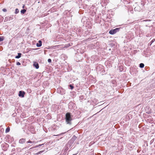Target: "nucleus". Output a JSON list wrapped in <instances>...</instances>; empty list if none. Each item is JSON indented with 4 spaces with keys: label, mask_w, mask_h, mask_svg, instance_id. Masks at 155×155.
I'll return each mask as SVG.
<instances>
[{
    "label": "nucleus",
    "mask_w": 155,
    "mask_h": 155,
    "mask_svg": "<svg viewBox=\"0 0 155 155\" xmlns=\"http://www.w3.org/2000/svg\"><path fill=\"white\" fill-rule=\"evenodd\" d=\"M144 64L143 63H141L140 64V68H143L144 67Z\"/></svg>",
    "instance_id": "obj_12"
},
{
    "label": "nucleus",
    "mask_w": 155,
    "mask_h": 155,
    "mask_svg": "<svg viewBox=\"0 0 155 155\" xmlns=\"http://www.w3.org/2000/svg\"><path fill=\"white\" fill-rule=\"evenodd\" d=\"M26 139L25 138H21L19 140V143L21 144H23L25 142Z\"/></svg>",
    "instance_id": "obj_4"
},
{
    "label": "nucleus",
    "mask_w": 155,
    "mask_h": 155,
    "mask_svg": "<svg viewBox=\"0 0 155 155\" xmlns=\"http://www.w3.org/2000/svg\"><path fill=\"white\" fill-rule=\"evenodd\" d=\"M58 135H56L55 136H58Z\"/></svg>",
    "instance_id": "obj_24"
},
{
    "label": "nucleus",
    "mask_w": 155,
    "mask_h": 155,
    "mask_svg": "<svg viewBox=\"0 0 155 155\" xmlns=\"http://www.w3.org/2000/svg\"><path fill=\"white\" fill-rule=\"evenodd\" d=\"M33 65L36 69H38L39 68V64L37 63H35L33 64Z\"/></svg>",
    "instance_id": "obj_8"
},
{
    "label": "nucleus",
    "mask_w": 155,
    "mask_h": 155,
    "mask_svg": "<svg viewBox=\"0 0 155 155\" xmlns=\"http://www.w3.org/2000/svg\"><path fill=\"white\" fill-rule=\"evenodd\" d=\"M76 154H73V155H76Z\"/></svg>",
    "instance_id": "obj_23"
},
{
    "label": "nucleus",
    "mask_w": 155,
    "mask_h": 155,
    "mask_svg": "<svg viewBox=\"0 0 155 155\" xmlns=\"http://www.w3.org/2000/svg\"><path fill=\"white\" fill-rule=\"evenodd\" d=\"M11 18V17H9V16H7V17H5V18L4 21L6 22V21H8V20H10V19H12V18Z\"/></svg>",
    "instance_id": "obj_6"
},
{
    "label": "nucleus",
    "mask_w": 155,
    "mask_h": 155,
    "mask_svg": "<svg viewBox=\"0 0 155 155\" xmlns=\"http://www.w3.org/2000/svg\"><path fill=\"white\" fill-rule=\"evenodd\" d=\"M10 128L8 127H7L6 129V130H5V132L6 133H8V132L9 131H10Z\"/></svg>",
    "instance_id": "obj_13"
},
{
    "label": "nucleus",
    "mask_w": 155,
    "mask_h": 155,
    "mask_svg": "<svg viewBox=\"0 0 155 155\" xmlns=\"http://www.w3.org/2000/svg\"><path fill=\"white\" fill-rule=\"evenodd\" d=\"M42 45V42L41 40H39L38 41V43H37L36 46L37 47H40Z\"/></svg>",
    "instance_id": "obj_7"
},
{
    "label": "nucleus",
    "mask_w": 155,
    "mask_h": 155,
    "mask_svg": "<svg viewBox=\"0 0 155 155\" xmlns=\"http://www.w3.org/2000/svg\"><path fill=\"white\" fill-rule=\"evenodd\" d=\"M3 40V38L0 37V42Z\"/></svg>",
    "instance_id": "obj_20"
},
{
    "label": "nucleus",
    "mask_w": 155,
    "mask_h": 155,
    "mask_svg": "<svg viewBox=\"0 0 155 155\" xmlns=\"http://www.w3.org/2000/svg\"><path fill=\"white\" fill-rule=\"evenodd\" d=\"M120 28H117L114 29H112L109 31V33L111 35L114 34L116 33L117 32L119 31Z\"/></svg>",
    "instance_id": "obj_2"
},
{
    "label": "nucleus",
    "mask_w": 155,
    "mask_h": 155,
    "mask_svg": "<svg viewBox=\"0 0 155 155\" xmlns=\"http://www.w3.org/2000/svg\"><path fill=\"white\" fill-rule=\"evenodd\" d=\"M155 41V39H153L148 44V45H150V46Z\"/></svg>",
    "instance_id": "obj_10"
},
{
    "label": "nucleus",
    "mask_w": 155,
    "mask_h": 155,
    "mask_svg": "<svg viewBox=\"0 0 155 155\" xmlns=\"http://www.w3.org/2000/svg\"><path fill=\"white\" fill-rule=\"evenodd\" d=\"M24 6H25V5H24L23 6L22 8H24Z\"/></svg>",
    "instance_id": "obj_22"
},
{
    "label": "nucleus",
    "mask_w": 155,
    "mask_h": 155,
    "mask_svg": "<svg viewBox=\"0 0 155 155\" xmlns=\"http://www.w3.org/2000/svg\"><path fill=\"white\" fill-rule=\"evenodd\" d=\"M25 94V93L24 91H20L19 92V93L18 94V96L22 97H23L24 96V95Z\"/></svg>",
    "instance_id": "obj_3"
},
{
    "label": "nucleus",
    "mask_w": 155,
    "mask_h": 155,
    "mask_svg": "<svg viewBox=\"0 0 155 155\" xmlns=\"http://www.w3.org/2000/svg\"><path fill=\"white\" fill-rule=\"evenodd\" d=\"M21 53H18V55L15 57V58L18 59L21 57Z\"/></svg>",
    "instance_id": "obj_9"
},
{
    "label": "nucleus",
    "mask_w": 155,
    "mask_h": 155,
    "mask_svg": "<svg viewBox=\"0 0 155 155\" xmlns=\"http://www.w3.org/2000/svg\"><path fill=\"white\" fill-rule=\"evenodd\" d=\"M69 87H70L71 89H73V88L74 87V86L73 85H72L71 84H70L69 85Z\"/></svg>",
    "instance_id": "obj_17"
},
{
    "label": "nucleus",
    "mask_w": 155,
    "mask_h": 155,
    "mask_svg": "<svg viewBox=\"0 0 155 155\" xmlns=\"http://www.w3.org/2000/svg\"><path fill=\"white\" fill-rule=\"evenodd\" d=\"M34 143V141H31L30 140H29L27 142V143Z\"/></svg>",
    "instance_id": "obj_16"
},
{
    "label": "nucleus",
    "mask_w": 155,
    "mask_h": 155,
    "mask_svg": "<svg viewBox=\"0 0 155 155\" xmlns=\"http://www.w3.org/2000/svg\"><path fill=\"white\" fill-rule=\"evenodd\" d=\"M16 64L18 65H21V63L19 62H16Z\"/></svg>",
    "instance_id": "obj_19"
},
{
    "label": "nucleus",
    "mask_w": 155,
    "mask_h": 155,
    "mask_svg": "<svg viewBox=\"0 0 155 155\" xmlns=\"http://www.w3.org/2000/svg\"><path fill=\"white\" fill-rule=\"evenodd\" d=\"M2 11L4 12H6L7 11V10L6 9L4 8L2 9Z\"/></svg>",
    "instance_id": "obj_21"
},
{
    "label": "nucleus",
    "mask_w": 155,
    "mask_h": 155,
    "mask_svg": "<svg viewBox=\"0 0 155 155\" xmlns=\"http://www.w3.org/2000/svg\"><path fill=\"white\" fill-rule=\"evenodd\" d=\"M48 62L49 63H51V59H48Z\"/></svg>",
    "instance_id": "obj_18"
},
{
    "label": "nucleus",
    "mask_w": 155,
    "mask_h": 155,
    "mask_svg": "<svg viewBox=\"0 0 155 155\" xmlns=\"http://www.w3.org/2000/svg\"><path fill=\"white\" fill-rule=\"evenodd\" d=\"M19 12V10L18 8H16L15 10V13L16 14L18 13Z\"/></svg>",
    "instance_id": "obj_15"
},
{
    "label": "nucleus",
    "mask_w": 155,
    "mask_h": 155,
    "mask_svg": "<svg viewBox=\"0 0 155 155\" xmlns=\"http://www.w3.org/2000/svg\"><path fill=\"white\" fill-rule=\"evenodd\" d=\"M65 120L66 123L67 124L69 125L71 124V121L72 118L71 116V113H67L65 115Z\"/></svg>",
    "instance_id": "obj_1"
},
{
    "label": "nucleus",
    "mask_w": 155,
    "mask_h": 155,
    "mask_svg": "<svg viewBox=\"0 0 155 155\" xmlns=\"http://www.w3.org/2000/svg\"><path fill=\"white\" fill-rule=\"evenodd\" d=\"M44 145V144H39V145H37L35 147H39L40 146H42V147H43Z\"/></svg>",
    "instance_id": "obj_14"
},
{
    "label": "nucleus",
    "mask_w": 155,
    "mask_h": 155,
    "mask_svg": "<svg viewBox=\"0 0 155 155\" xmlns=\"http://www.w3.org/2000/svg\"><path fill=\"white\" fill-rule=\"evenodd\" d=\"M134 9L139 12H140L142 10V9L140 8L139 6H137L135 7L134 8Z\"/></svg>",
    "instance_id": "obj_5"
},
{
    "label": "nucleus",
    "mask_w": 155,
    "mask_h": 155,
    "mask_svg": "<svg viewBox=\"0 0 155 155\" xmlns=\"http://www.w3.org/2000/svg\"><path fill=\"white\" fill-rule=\"evenodd\" d=\"M26 12V10L25 9H23L21 10V13L23 14H24Z\"/></svg>",
    "instance_id": "obj_11"
}]
</instances>
